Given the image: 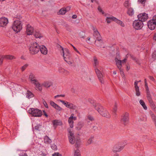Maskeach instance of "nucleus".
Masks as SVG:
<instances>
[{"instance_id": "nucleus-42", "label": "nucleus", "mask_w": 156, "mask_h": 156, "mask_svg": "<svg viewBox=\"0 0 156 156\" xmlns=\"http://www.w3.org/2000/svg\"><path fill=\"white\" fill-rule=\"evenodd\" d=\"M28 64H26L22 66L21 68V70L22 72L28 66Z\"/></svg>"}, {"instance_id": "nucleus-36", "label": "nucleus", "mask_w": 156, "mask_h": 156, "mask_svg": "<svg viewBox=\"0 0 156 156\" xmlns=\"http://www.w3.org/2000/svg\"><path fill=\"white\" fill-rule=\"evenodd\" d=\"M34 35L36 38H40L42 37L41 34L38 32H36L34 33Z\"/></svg>"}, {"instance_id": "nucleus-28", "label": "nucleus", "mask_w": 156, "mask_h": 156, "mask_svg": "<svg viewBox=\"0 0 156 156\" xmlns=\"http://www.w3.org/2000/svg\"><path fill=\"white\" fill-rule=\"evenodd\" d=\"M134 11L133 8H130L128 9L127 14L130 16H132L134 14Z\"/></svg>"}, {"instance_id": "nucleus-1", "label": "nucleus", "mask_w": 156, "mask_h": 156, "mask_svg": "<svg viewBox=\"0 0 156 156\" xmlns=\"http://www.w3.org/2000/svg\"><path fill=\"white\" fill-rule=\"evenodd\" d=\"M94 61L95 72L99 81L101 83H104L103 75L101 73V71H102V68L101 67L98 68L97 67V66L98 64V62L96 57H94Z\"/></svg>"}, {"instance_id": "nucleus-39", "label": "nucleus", "mask_w": 156, "mask_h": 156, "mask_svg": "<svg viewBox=\"0 0 156 156\" xmlns=\"http://www.w3.org/2000/svg\"><path fill=\"white\" fill-rule=\"evenodd\" d=\"M69 142L72 144H73L75 142V137H73L69 138Z\"/></svg>"}, {"instance_id": "nucleus-20", "label": "nucleus", "mask_w": 156, "mask_h": 156, "mask_svg": "<svg viewBox=\"0 0 156 156\" xmlns=\"http://www.w3.org/2000/svg\"><path fill=\"white\" fill-rule=\"evenodd\" d=\"M137 82L136 80L134 82V87L136 91V94L137 96H139L140 95V93L139 91V87L137 85Z\"/></svg>"}, {"instance_id": "nucleus-57", "label": "nucleus", "mask_w": 156, "mask_h": 156, "mask_svg": "<svg viewBox=\"0 0 156 156\" xmlns=\"http://www.w3.org/2000/svg\"><path fill=\"white\" fill-rule=\"evenodd\" d=\"M93 129L94 131H95L98 129V127L96 126H93Z\"/></svg>"}, {"instance_id": "nucleus-45", "label": "nucleus", "mask_w": 156, "mask_h": 156, "mask_svg": "<svg viewBox=\"0 0 156 156\" xmlns=\"http://www.w3.org/2000/svg\"><path fill=\"white\" fill-rule=\"evenodd\" d=\"M54 108L59 111H61L62 110V108L57 104Z\"/></svg>"}, {"instance_id": "nucleus-7", "label": "nucleus", "mask_w": 156, "mask_h": 156, "mask_svg": "<svg viewBox=\"0 0 156 156\" xmlns=\"http://www.w3.org/2000/svg\"><path fill=\"white\" fill-rule=\"evenodd\" d=\"M129 120V114L127 112H125L121 116L120 122L122 124L126 126L128 123Z\"/></svg>"}, {"instance_id": "nucleus-41", "label": "nucleus", "mask_w": 156, "mask_h": 156, "mask_svg": "<svg viewBox=\"0 0 156 156\" xmlns=\"http://www.w3.org/2000/svg\"><path fill=\"white\" fill-rule=\"evenodd\" d=\"M94 138V137L93 136H91L88 140L87 141L88 145L90 144L92 142V140Z\"/></svg>"}, {"instance_id": "nucleus-44", "label": "nucleus", "mask_w": 156, "mask_h": 156, "mask_svg": "<svg viewBox=\"0 0 156 156\" xmlns=\"http://www.w3.org/2000/svg\"><path fill=\"white\" fill-rule=\"evenodd\" d=\"M30 81L32 83L34 84L35 85L38 83V80L36 78L34 80H32Z\"/></svg>"}, {"instance_id": "nucleus-19", "label": "nucleus", "mask_w": 156, "mask_h": 156, "mask_svg": "<svg viewBox=\"0 0 156 156\" xmlns=\"http://www.w3.org/2000/svg\"><path fill=\"white\" fill-rule=\"evenodd\" d=\"M26 31L27 34L30 35L32 34L33 33L34 29L31 26L28 24L27 25Z\"/></svg>"}, {"instance_id": "nucleus-9", "label": "nucleus", "mask_w": 156, "mask_h": 156, "mask_svg": "<svg viewBox=\"0 0 156 156\" xmlns=\"http://www.w3.org/2000/svg\"><path fill=\"white\" fill-rule=\"evenodd\" d=\"M60 101L68 108L73 109H75L76 108V106L72 103L62 100H60Z\"/></svg>"}, {"instance_id": "nucleus-55", "label": "nucleus", "mask_w": 156, "mask_h": 156, "mask_svg": "<svg viewBox=\"0 0 156 156\" xmlns=\"http://www.w3.org/2000/svg\"><path fill=\"white\" fill-rule=\"evenodd\" d=\"M87 118L88 119L90 120V121H92L94 120L93 118L90 116H88L87 117Z\"/></svg>"}, {"instance_id": "nucleus-62", "label": "nucleus", "mask_w": 156, "mask_h": 156, "mask_svg": "<svg viewBox=\"0 0 156 156\" xmlns=\"http://www.w3.org/2000/svg\"><path fill=\"white\" fill-rule=\"evenodd\" d=\"M91 2L92 3L94 2L96 3H98V2L96 0H91Z\"/></svg>"}, {"instance_id": "nucleus-54", "label": "nucleus", "mask_w": 156, "mask_h": 156, "mask_svg": "<svg viewBox=\"0 0 156 156\" xmlns=\"http://www.w3.org/2000/svg\"><path fill=\"white\" fill-rule=\"evenodd\" d=\"M52 156H62V155L60 154L57 153H55L53 154L52 155Z\"/></svg>"}, {"instance_id": "nucleus-31", "label": "nucleus", "mask_w": 156, "mask_h": 156, "mask_svg": "<svg viewBox=\"0 0 156 156\" xmlns=\"http://www.w3.org/2000/svg\"><path fill=\"white\" fill-rule=\"evenodd\" d=\"M115 61L116 62V64L118 68H120L122 67V61L118 60V59L115 58Z\"/></svg>"}, {"instance_id": "nucleus-48", "label": "nucleus", "mask_w": 156, "mask_h": 156, "mask_svg": "<svg viewBox=\"0 0 156 156\" xmlns=\"http://www.w3.org/2000/svg\"><path fill=\"white\" fill-rule=\"evenodd\" d=\"M19 156H28L27 154L25 153V152H23L21 153H20L19 154Z\"/></svg>"}, {"instance_id": "nucleus-17", "label": "nucleus", "mask_w": 156, "mask_h": 156, "mask_svg": "<svg viewBox=\"0 0 156 156\" xmlns=\"http://www.w3.org/2000/svg\"><path fill=\"white\" fill-rule=\"evenodd\" d=\"M147 97L148 100V101L150 104L151 106L152 107H154L155 106V105L152 100L150 91L148 90L147 92Z\"/></svg>"}, {"instance_id": "nucleus-49", "label": "nucleus", "mask_w": 156, "mask_h": 156, "mask_svg": "<svg viewBox=\"0 0 156 156\" xmlns=\"http://www.w3.org/2000/svg\"><path fill=\"white\" fill-rule=\"evenodd\" d=\"M51 148L54 150H56L57 149V147L55 144H52L51 147Z\"/></svg>"}, {"instance_id": "nucleus-8", "label": "nucleus", "mask_w": 156, "mask_h": 156, "mask_svg": "<svg viewBox=\"0 0 156 156\" xmlns=\"http://www.w3.org/2000/svg\"><path fill=\"white\" fill-rule=\"evenodd\" d=\"M133 25L135 29L138 30L141 29L143 27L144 24L142 21L138 20L133 22Z\"/></svg>"}, {"instance_id": "nucleus-6", "label": "nucleus", "mask_w": 156, "mask_h": 156, "mask_svg": "<svg viewBox=\"0 0 156 156\" xmlns=\"http://www.w3.org/2000/svg\"><path fill=\"white\" fill-rule=\"evenodd\" d=\"M28 111L29 113L34 116L40 117L42 115L41 111L37 108H30Z\"/></svg>"}, {"instance_id": "nucleus-37", "label": "nucleus", "mask_w": 156, "mask_h": 156, "mask_svg": "<svg viewBox=\"0 0 156 156\" xmlns=\"http://www.w3.org/2000/svg\"><path fill=\"white\" fill-rule=\"evenodd\" d=\"M35 75L32 73H31L29 76V79L30 81L32 80H34L36 79Z\"/></svg>"}, {"instance_id": "nucleus-10", "label": "nucleus", "mask_w": 156, "mask_h": 156, "mask_svg": "<svg viewBox=\"0 0 156 156\" xmlns=\"http://www.w3.org/2000/svg\"><path fill=\"white\" fill-rule=\"evenodd\" d=\"M137 18L138 20L141 21H142V22H144L147 20L148 18V16L147 14L145 13H143L138 15Z\"/></svg>"}, {"instance_id": "nucleus-33", "label": "nucleus", "mask_w": 156, "mask_h": 156, "mask_svg": "<svg viewBox=\"0 0 156 156\" xmlns=\"http://www.w3.org/2000/svg\"><path fill=\"white\" fill-rule=\"evenodd\" d=\"M115 22L120 25L122 27H124L125 26L124 24L121 21L118 20L116 18L115 20Z\"/></svg>"}, {"instance_id": "nucleus-64", "label": "nucleus", "mask_w": 156, "mask_h": 156, "mask_svg": "<svg viewBox=\"0 0 156 156\" xmlns=\"http://www.w3.org/2000/svg\"><path fill=\"white\" fill-rule=\"evenodd\" d=\"M154 39L156 41V33L154 34Z\"/></svg>"}, {"instance_id": "nucleus-58", "label": "nucleus", "mask_w": 156, "mask_h": 156, "mask_svg": "<svg viewBox=\"0 0 156 156\" xmlns=\"http://www.w3.org/2000/svg\"><path fill=\"white\" fill-rule=\"evenodd\" d=\"M146 1V0H139V1L142 4L144 3Z\"/></svg>"}, {"instance_id": "nucleus-43", "label": "nucleus", "mask_w": 156, "mask_h": 156, "mask_svg": "<svg viewBox=\"0 0 156 156\" xmlns=\"http://www.w3.org/2000/svg\"><path fill=\"white\" fill-rule=\"evenodd\" d=\"M41 128V126L40 125H37L35 127V130L40 131Z\"/></svg>"}, {"instance_id": "nucleus-61", "label": "nucleus", "mask_w": 156, "mask_h": 156, "mask_svg": "<svg viewBox=\"0 0 156 156\" xmlns=\"http://www.w3.org/2000/svg\"><path fill=\"white\" fill-rule=\"evenodd\" d=\"M43 112H44V115L46 117H48V115L47 114V113H46V112H45V111L44 110L43 111Z\"/></svg>"}, {"instance_id": "nucleus-63", "label": "nucleus", "mask_w": 156, "mask_h": 156, "mask_svg": "<svg viewBox=\"0 0 156 156\" xmlns=\"http://www.w3.org/2000/svg\"><path fill=\"white\" fill-rule=\"evenodd\" d=\"M149 78L151 80H153L154 79L153 77L151 76H149Z\"/></svg>"}, {"instance_id": "nucleus-38", "label": "nucleus", "mask_w": 156, "mask_h": 156, "mask_svg": "<svg viewBox=\"0 0 156 156\" xmlns=\"http://www.w3.org/2000/svg\"><path fill=\"white\" fill-rule=\"evenodd\" d=\"M74 156H81L80 151L79 149L75 151Z\"/></svg>"}, {"instance_id": "nucleus-51", "label": "nucleus", "mask_w": 156, "mask_h": 156, "mask_svg": "<svg viewBox=\"0 0 156 156\" xmlns=\"http://www.w3.org/2000/svg\"><path fill=\"white\" fill-rule=\"evenodd\" d=\"M98 9L100 12H101L103 14H104V15H105V13L101 9L99 6L98 7Z\"/></svg>"}, {"instance_id": "nucleus-34", "label": "nucleus", "mask_w": 156, "mask_h": 156, "mask_svg": "<svg viewBox=\"0 0 156 156\" xmlns=\"http://www.w3.org/2000/svg\"><path fill=\"white\" fill-rule=\"evenodd\" d=\"M139 102H140V104L143 107L144 109V110H147V107L146 106L143 100H140V101H139Z\"/></svg>"}, {"instance_id": "nucleus-35", "label": "nucleus", "mask_w": 156, "mask_h": 156, "mask_svg": "<svg viewBox=\"0 0 156 156\" xmlns=\"http://www.w3.org/2000/svg\"><path fill=\"white\" fill-rule=\"evenodd\" d=\"M36 87L40 91H41L42 89V84H41L39 82L35 85Z\"/></svg>"}, {"instance_id": "nucleus-29", "label": "nucleus", "mask_w": 156, "mask_h": 156, "mask_svg": "<svg viewBox=\"0 0 156 156\" xmlns=\"http://www.w3.org/2000/svg\"><path fill=\"white\" fill-rule=\"evenodd\" d=\"M84 126L83 123L82 122H78L77 126L76 128V130H79L81 129Z\"/></svg>"}, {"instance_id": "nucleus-13", "label": "nucleus", "mask_w": 156, "mask_h": 156, "mask_svg": "<svg viewBox=\"0 0 156 156\" xmlns=\"http://www.w3.org/2000/svg\"><path fill=\"white\" fill-rule=\"evenodd\" d=\"M104 16L106 17V20L108 23H110L112 21H115V18L108 14H105Z\"/></svg>"}, {"instance_id": "nucleus-12", "label": "nucleus", "mask_w": 156, "mask_h": 156, "mask_svg": "<svg viewBox=\"0 0 156 156\" xmlns=\"http://www.w3.org/2000/svg\"><path fill=\"white\" fill-rule=\"evenodd\" d=\"M124 147V146H121L119 144H116L113 147L112 151L114 153L119 152L123 149Z\"/></svg>"}, {"instance_id": "nucleus-21", "label": "nucleus", "mask_w": 156, "mask_h": 156, "mask_svg": "<svg viewBox=\"0 0 156 156\" xmlns=\"http://www.w3.org/2000/svg\"><path fill=\"white\" fill-rule=\"evenodd\" d=\"M39 48L41 53L43 55H46L47 54L48 50L47 48L44 45L40 46Z\"/></svg>"}, {"instance_id": "nucleus-11", "label": "nucleus", "mask_w": 156, "mask_h": 156, "mask_svg": "<svg viewBox=\"0 0 156 156\" xmlns=\"http://www.w3.org/2000/svg\"><path fill=\"white\" fill-rule=\"evenodd\" d=\"M74 114H72L70 117L68 119V123L71 128H73V127L74 122L73 120H76V117L74 116Z\"/></svg>"}, {"instance_id": "nucleus-30", "label": "nucleus", "mask_w": 156, "mask_h": 156, "mask_svg": "<svg viewBox=\"0 0 156 156\" xmlns=\"http://www.w3.org/2000/svg\"><path fill=\"white\" fill-rule=\"evenodd\" d=\"M66 12L67 11L65 8H62L59 10V12L58 13V14L62 15L65 14Z\"/></svg>"}, {"instance_id": "nucleus-15", "label": "nucleus", "mask_w": 156, "mask_h": 156, "mask_svg": "<svg viewBox=\"0 0 156 156\" xmlns=\"http://www.w3.org/2000/svg\"><path fill=\"white\" fill-rule=\"evenodd\" d=\"M15 58V57L11 55H2L0 58V64H1L2 63L4 59H12Z\"/></svg>"}, {"instance_id": "nucleus-40", "label": "nucleus", "mask_w": 156, "mask_h": 156, "mask_svg": "<svg viewBox=\"0 0 156 156\" xmlns=\"http://www.w3.org/2000/svg\"><path fill=\"white\" fill-rule=\"evenodd\" d=\"M124 5L125 7L128 9L130 6V4L129 3L128 1H126L124 2Z\"/></svg>"}, {"instance_id": "nucleus-2", "label": "nucleus", "mask_w": 156, "mask_h": 156, "mask_svg": "<svg viewBox=\"0 0 156 156\" xmlns=\"http://www.w3.org/2000/svg\"><path fill=\"white\" fill-rule=\"evenodd\" d=\"M13 30L16 33L20 32L22 28V24L21 21L19 20L15 21L12 26Z\"/></svg>"}, {"instance_id": "nucleus-18", "label": "nucleus", "mask_w": 156, "mask_h": 156, "mask_svg": "<svg viewBox=\"0 0 156 156\" xmlns=\"http://www.w3.org/2000/svg\"><path fill=\"white\" fill-rule=\"evenodd\" d=\"M153 21V20H150L147 23L148 27L151 30H154L156 26V23Z\"/></svg>"}, {"instance_id": "nucleus-22", "label": "nucleus", "mask_w": 156, "mask_h": 156, "mask_svg": "<svg viewBox=\"0 0 156 156\" xmlns=\"http://www.w3.org/2000/svg\"><path fill=\"white\" fill-rule=\"evenodd\" d=\"M103 112H100L101 113V115L102 116L107 118H110L111 117V115L105 109Z\"/></svg>"}, {"instance_id": "nucleus-25", "label": "nucleus", "mask_w": 156, "mask_h": 156, "mask_svg": "<svg viewBox=\"0 0 156 156\" xmlns=\"http://www.w3.org/2000/svg\"><path fill=\"white\" fill-rule=\"evenodd\" d=\"M67 131L68 132V138L70 137H75L74 135V133L73 132V131L70 128H68L67 129Z\"/></svg>"}, {"instance_id": "nucleus-27", "label": "nucleus", "mask_w": 156, "mask_h": 156, "mask_svg": "<svg viewBox=\"0 0 156 156\" xmlns=\"http://www.w3.org/2000/svg\"><path fill=\"white\" fill-rule=\"evenodd\" d=\"M26 94V97L28 99H30L34 97V94L28 90H27Z\"/></svg>"}, {"instance_id": "nucleus-5", "label": "nucleus", "mask_w": 156, "mask_h": 156, "mask_svg": "<svg viewBox=\"0 0 156 156\" xmlns=\"http://www.w3.org/2000/svg\"><path fill=\"white\" fill-rule=\"evenodd\" d=\"M61 49L60 52L63 53V57L65 61L67 62L68 60L70 59V55L69 50L66 48L64 49L61 46H60Z\"/></svg>"}, {"instance_id": "nucleus-32", "label": "nucleus", "mask_w": 156, "mask_h": 156, "mask_svg": "<svg viewBox=\"0 0 156 156\" xmlns=\"http://www.w3.org/2000/svg\"><path fill=\"white\" fill-rule=\"evenodd\" d=\"M44 140L45 143L48 144H50L51 142V140L47 136H44Z\"/></svg>"}, {"instance_id": "nucleus-56", "label": "nucleus", "mask_w": 156, "mask_h": 156, "mask_svg": "<svg viewBox=\"0 0 156 156\" xmlns=\"http://www.w3.org/2000/svg\"><path fill=\"white\" fill-rule=\"evenodd\" d=\"M151 20H153V21L156 23V15L154 16L153 19Z\"/></svg>"}, {"instance_id": "nucleus-60", "label": "nucleus", "mask_w": 156, "mask_h": 156, "mask_svg": "<svg viewBox=\"0 0 156 156\" xmlns=\"http://www.w3.org/2000/svg\"><path fill=\"white\" fill-rule=\"evenodd\" d=\"M77 17V16L76 15H73L72 16V18L73 19H76Z\"/></svg>"}, {"instance_id": "nucleus-24", "label": "nucleus", "mask_w": 156, "mask_h": 156, "mask_svg": "<svg viewBox=\"0 0 156 156\" xmlns=\"http://www.w3.org/2000/svg\"><path fill=\"white\" fill-rule=\"evenodd\" d=\"M58 71L59 73L65 75H67L69 74V71L62 67L59 68L58 69Z\"/></svg>"}, {"instance_id": "nucleus-23", "label": "nucleus", "mask_w": 156, "mask_h": 156, "mask_svg": "<svg viewBox=\"0 0 156 156\" xmlns=\"http://www.w3.org/2000/svg\"><path fill=\"white\" fill-rule=\"evenodd\" d=\"M52 85V83L49 81H45L42 83V85L46 88H49Z\"/></svg>"}, {"instance_id": "nucleus-52", "label": "nucleus", "mask_w": 156, "mask_h": 156, "mask_svg": "<svg viewBox=\"0 0 156 156\" xmlns=\"http://www.w3.org/2000/svg\"><path fill=\"white\" fill-rule=\"evenodd\" d=\"M119 69L120 70V74L122 75H123V76L124 75V72L123 71V70L122 69H121V67H120V68H119Z\"/></svg>"}, {"instance_id": "nucleus-47", "label": "nucleus", "mask_w": 156, "mask_h": 156, "mask_svg": "<svg viewBox=\"0 0 156 156\" xmlns=\"http://www.w3.org/2000/svg\"><path fill=\"white\" fill-rule=\"evenodd\" d=\"M50 104L54 108H55V106L57 105L53 101H50Z\"/></svg>"}, {"instance_id": "nucleus-50", "label": "nucleus", "mask_w": 156, "mask_h": 156, "mask_svg": "<svg viewBox=\"0 0 156 156\" xmlns=\"http://www.w3.org/2000/svg\"><path fill=\"white\" fill-rule=\"evenodd\" d=\"M43 104L44 105V106L46 108H48V104L45 101V100H43Z\"/></svg>"}, {"instance_id": "nucleus-53", "label": "nucleus", "mask_w": 156, "mask_h": 156, "mask_svg": "<svg viewBox=\"0 0 156 156\" xmlns=\"http://www.w3.org/2000/svg\"><path fill=\"white\" fill-rule=\"evenodd\" d=\"M71 45H72V47H73V49H74V50H75V51H76L77 53H78V54H79L80 55V52L77 50V49L72 44H71Z\"/></svg>"}, {"instance_id": "nucleus-46", "label": "nucleus", "mask_w": 156, "mask_h": 156, "mask_svg": "<svg viewBox=\"0 0 156 156\" xmlns=\"http://www.w3.org/2000/svg\"><path fill=\"white\" fill-rule=\"evenodd\" d=\"M117 103H116L115 102V105H114V106L113 108V112H114L115 113L116 112V111L117 110Z\"/></svg>"}, {"instance_id": "nucleus-4", "label": "nucleus", "mask_w": 156, "mask_h": 156, "mask_svg": "<svg viewBox=\"0 0 156 156\" xmlns=\"http://www.w3.org/2000/svg\"><path fill=\"white\" fill-rule=\"evenodd\" d=\"M93 35L97 39L95 41V44L98 47H101L103 44V42L100 34L98 31H96L94 32Z\"/></svg>"}, {"instance_id": "nucleus-14", "label": "nucleus", "mask_w": 156, "mask_h": 156, "mask_svg": "<svg viewBox=\"0 0 156 156\" xmlns=\"http://www.w3.org/2000/svg\"><path fill=\"white\" fill-rule=\"evenodd\" d=\"M94 106L95 109L101 114L100 112H103L105 110L104 107L98 103H96L94 104Z\"/></svg>"}, {"instance_id": "nucleus-3", "label": "nucleus", "mask_w": 156, "mask_h": 156, "mask_svg": "<svg viewBox=\"0 0 156 156\" xmlns=\"http://www.w3.org/2000/svg\"><path fill=\"white\" fill-rule=\"evenodd\" d=\"M40 46L36 42L32 43L30 48V53L33 55L37 53L40 51Z\"/></svg>"}, {"instance_id": "nucleus-26", "label": "nucleus", "mask_w": 156, "mask_h": 156, "mask_svg": "<svg viewBox=\"0 0 156 156\" xmlns=\"http://www.w3.org/2000/svg\"><path fill=\"white\" fill-rule=\"evenodd\" d=\"M52 123L54 126H61L62 124V123L61 121L56 119L54 120L52 122Z\"/></svg>"}, {"instance_id": "nucleus-59", "label": "nucleus", "mask_w": 156, "mask_h": 156, "mask_svg": "<svg viewBox=\"0 0 156 156\" xmlns=\"http://www.w3.org/2000/svg\"><path fill=\"white\" fill-rule=\"evenodd\" d=\"M131 57V58L133 60H135L136 59V58L135 57H134L133 55H129Z\"/></svg>"}, {"instance_id": "nucleus-16", "label": "nucleus", "mask_w": 156, "mask_h": 156, "mask_svg": "<svg viewBox=\"0 0 156 156\" xmlns=\"http://www.w3.org/2000/svg\"><path fill=\"white\" fill-rule=\"evenodd\" d=\"M8 23V19L5 17H2L0 18V27H4Z\"/></svg>"}]
</instances>
